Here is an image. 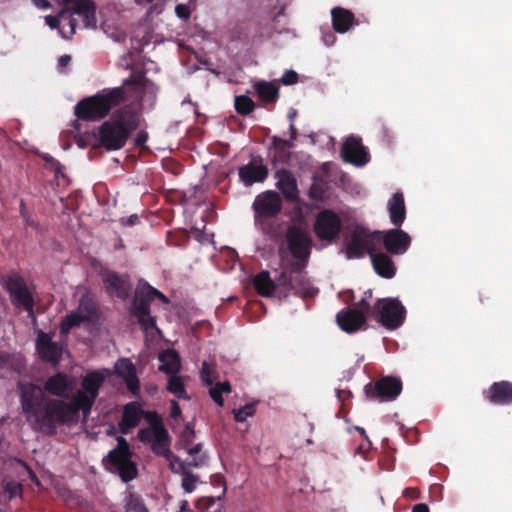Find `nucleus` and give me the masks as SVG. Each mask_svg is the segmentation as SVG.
<instances>
[{
  "instance_id": "nucleus-35",
  "label": "nucleus",
  "mask_w": 512,
  "mask_h": 512,
  "mask_svg": "<svg viewBox=\"0 0 512 512\" xmlns=\"http://www.w3.org/2000/svg\"><path fill=\"white\" fill-rule=\"evenodd\" d=\"M170 446V438L169 434L166 431L164 436H154L152 441V451L157 455H162L165 458L172 457V451L169 448Z\"/></svg>"
},
{
  "instance_id": "nucleus-12",
  "label": "nucleus",
  "mask_w": 512,
  "mask_h": 512,
  "mask_svg": "<svg viewBox=\"0 0 512 512\" xmlns=\"http://www.w3.org/2000/svg\"><path fill=\"white\" fill-rule=\"evenodd\" d=\"M313 229L318 239L333 242L341 233L342 221L335 211L323 209L317 214Z\"/></svg>"
},
{
  "instance_id": "nucleus-30",
  "label": "nucleus",
  "mask_w": 512,
  "mask_h": 512,
  "mask_svg": "<svg viewBox=\"0 0 512 512\" xmlns=\"http://www.w3.org/2000/svg\"><path fill=\"white\" fill-rule=\"evenodd\" d=\"M159 360L161 362L159 367L160 371L170 375L177 374L179 372L181 363L176 351L167 350L160 354Z\"/></svg>"
},
{
  "instance_id": "nucleus-34",
  "label": "nucleus",
  "mask_w": 512,
  "mask_h": 512,
  "mask_svg": "<svg viewBox=\"0 0 512 512\" xmlns=\"http://www.w3.org/2000/svg\"><path fill=\"white\" fill-rule=\"evenodd\" d=\"M85 318L77 311L67 314L60 324L61 334H68L74 327H79L82 323L87 322Z\"/></svg>"
},
{
  "instance_id": "nucleus-28",
  "label": "nucleus",
  "mask_w": 512,
  "mask_h": 512,
  "mask_svg": "<svg viewBox=\"0 0 512 512\" xmlns=\"http://www.w3.org/2000/svg\"><path fill=\"white\" fill-rule=\"evenodd\" d=\"M388 211L391 223L395 227H401L406 219V207L402 192H395L391 199H389Z\"/></svg>"
},
{
  "instance_id": "nucleus-52",
  "label": "nucleus",
  "mask_w": 512,
  "mask_h": 512,
  "mask_svg": "<svg viewBox=\"0 0 512 512\" xmlns=\"http://www.w3.org/2000/svg\"><path fill=\"white\" fill-rule=\"evenodd\" d=\"M222 392L221 390L217 387V385L215 384L214 386H212L210 389H209V395L210 397L212 398V400L220 407H222L224 405V399H223V396H222Z\"/></svg>"
},
{
  "instance_id": "nucleus-14",
  "label": "nucleus",
  "mask_w": 512,
  "mask_h": 512,
  "mask_svg": "<svg viewBox=\"0 0 512 512\" xmlns=\"http://www.w3.org/2000/svg\"><path fill=\"white\" fill-rule=\"evenodd\" d=\"M43 391L45 399H62L69 397L70 392L73 389L72 379L63 372H57L52 376H49L43 387H40Z\"/></svg>"
},
{
  "instance_id": "nucleus-11",
  "label": "nucleus",
  "mask_w": 512,
  "mask_h": 512,
  "mask_svg": "<svg viewBox=\"0 0 512 512\" xmlns=\"http://www.w3.org/2000/svg\"><path fill=\"white\" fill-rule=\"evenodd\" d=\"M377 250L383 247L385 252L399 256L405 254L411 246V237L400 227H395L388 230H376Z\"/></svg>"
},
{
  "instance_id": "nucleus-50",
  "label": "nucleus",
  "mask_w": 512,
  "mask_h": 512,
  "mask_svg": "<svg viewBox=\"0 0 512 512\" xmlns=\"http://www.w3.org/2000/svg\"><path fill=\"white\" fill-rule=\"evenodd\" d=\"M4 490H5V492H7L9 494L10 498H13V497L21 494L22 486L18 482L10 481V482L6 483Z\"/></svg>"
},
{
  "instance_id": "nucleus-1",
  "label": "nucleus",
  "mask_w": 512,
  "mask_h": 512,
  "mask_svg": "<svg viewBox=\"0 0 512 512\" xmlns=\"http://www.w3.org/2000/svg\"><path fill=\"white\" fill-rule=\"evenodd\" d=\"M105 377L99 371L87 373L71 401L62 399H45L39 385L31 382H19V398L22 413L34 431L48 436L57 433L58 426L77 422L79 412L87 417L98 397Z\"/></svg>"
},
{
  "instance_id": "nucleus-41",
  "label": "nucleus",
  "mask_w": 512,
  "mask_h": 512,
  "mask_svg": "<svg viewBox=\"0 0 512 512\" xmlns=\"http://www.w3.org/2000/svg\"><path fill=\"white\" fill-rule=\"evenodd\" d=\"M38 353L41 359L46 362H57L60 358V349L55 342L47 344L46 347H43Z\"/></svg>"
},
{
  "instance_id": "nucleus-22",
  "label": "nucleus",
  "mask_w": 512,
  "mask_h": 512,
  "mask_svg": "<svg viewBox=\"0 0 512 512\" xmlns=\"http://www.w3.org/2000/svg\"><path fill=\"white\" fill-rule=\"evenodd\" d=\"M270 161L273 166L277 164L287 165L291 160V149L294 147L292 141L282 139L278 136L271 137Z\"/></svg>"
},
{
  "instance_id": "nucleus-51",
  "label": "nucleus",
  "mask_w": 512,
  "mask_h": 512,
  "mask_svg": "<svg viewBox=\"0 0 512 512\" xmlns=\"http://www.w3.org/2000/svg\"><path fill=\"white\" fill-rule=\"evenodd\" d=\"M211 484L215 485V486L222 487L221 495H219L217 497L218 500H220L222 497L225 496L226 491H227V487H226V483H225L224 477L222 475H220V474L212 475L211 476Z\"/></svg>"
},
{
  "instance_id": "nucleus-57",
  "label": "nucleus",
  "mask_w": 512,
  "mask_h": 512,
  "mask_svg": "<svg viewBox=\"0 0 512 512\" xmlns=\"http://www.w3.org/2000/svg\"><path fill=\"white\" fill-rule=\"evenodd\" d=\"M147 140H148V133L144 130H140L137 132V134L134 138V145L136 147H144Z\"/></svg>"
},
{
  "instance_id": "nucleus-60",
  "label": "nucleus",
  "mask_w": 512,
  "mask_h": 512,
  "mask_svg": "<svg viewBox=\"0 0 512 512\" xmlns=\"http://www.w3.org/2000/svg\"><path fill=\"white\" fill-rule=\"evenodd\" d=\"M322 40L324 42V44L326 46H331L335 43L336 41V36L335 34L330 31V30H327V31H323L322 32Z\"/></svg>"
},
{
  "instance_id": "nucleus-36",
  "label": "nucleus",
  "mask_w": 512,
  "mask_h": 512,
  "mask_svg": "<svg viewBox=\"0 0 512 512\" xmlns=\"http://www.w3.org/2000/svg\"><path fill=\"white\" fill-rule=\"evenodd\" d=\"M167 390L179 399H189L184 383L177 374L170 375Z\"/></svg>"
},
{
  "instance_id": "nucleus-32",
  "label": "nucleus",
  "mask_w": 512,
  "mask_h": 512,
  "mask_svg": "<svg viewBox=\"0 0 512 512\" xmlns=\"http://www.w3.org/2000/svg\"><path fill=\"white\" fill-rule=\"evenodd\" d=\"M328 188V182L324 178L320 176H314L308 191V195L312 200H323L328 191Z\"/></svg>"
},
{
  "instance_id": "nucleus-46",
  "label": "nucleus",
  "mask_w": 512,
  "mask_h": 512,
  "mask_svg": "<svg viewBox=\"0 0 512 512\" xmlns=\"http://www.w3.org/2000/svg\"><path fill=\"white\" fill-rule=\"evenodd\" d=\"M214 366L206 361L202 363L200 376L202 381L207 385L213 384Z\"/></svg>"
},
{
  "instance_id": "nucleus-4",
  "label": "nucleus",
  "mask_w": 512,
  "mask_h": 512,
  "mask_svg": "<svg viewBox=\"0 0 512 512\" xmlns=\"http://www.w3.org/2000/svg\"><path fill=\"white\" fill-rule=\"evenodd\" d=\"M63 7L56 16L48 15L45 22L51 29L62 25L70 28V33H75L78 21L83 23L84 28H95L97 24L95 2H63Z\"/></svg>"
},
{
  "instance_id": "nucleus-56",
  "label": "nucleus",
  "mask_w": 512,
  "mask_h": 512,
  "mask_svg": "<svg viewBox=\"0 0 512 512\" xmlns=\"http://www.w3.org/2000/svg\"><path fill=\"white\" fill-rule=\"evenodd\" d=\"M175 13L180 19L187 20L190 17L191 11L188 5L178 4L175 7Z\"/></svg>"
},
{
  "instance_id": "nucleus-7",
  "label": "nucleus",
  "mask_w": 512,
  "mask_h": 512,
  "mask_svg": "<svg viewBox=\"0 0 512 512\" xmlns=\"http://www.w3.org/2000/svg\"><path fill=\"white\" fill-rule=\"evenodd\" d=\"M254 221L264 233H268L269 219L276 217L282 210V199L276 191L268 190L258 194L252 204Z\"/></svg>"
},
{
  "instance_id": "nucleus-64",
  "label": "nucleus",
  "mask_w": 512,
  "mask_h": 512,
  "mask_svg": "<svg viewBox=\"0 0 512 512\" xmlns=\"http://www.w3.org/2000/svg\"><path fill=\"white\" fill-rule=\"evenodd\" d=\"M412 512H430L429 507L425 503L415 504L412 508Z\"/></svg>"
},
{
  "instance_id": "nucleus-8",
  "label": "nucleus",
  "mask_w": 512,
  "mask_h": 512,
  "mask_svg": "<svg viewBox=\"0 0 512 512\" xmlns=\"http://www.w3.org/2000/svg\"><path fill=\"white\" fill-rule=\"evenodd\" d=\"M372 315L389 330L399 328L405 321L406 309L396 298L378 299Z\"/></svg>"
},
{
  "instance_id": "nucleus-54",
  "label": "nucleus",
  "mask_w": 512,
  "mask_h": 512,
  "mask_svg": "<svg viewBox=\"0 0 512 512\" xmlns=\"http://www.w3.org/2000/svg\"><path fill=\"white\" fill-rule=\"evenodd\" d=\"M137 437H138V439L141 442H144V443L151 442L152 443V441L154 439L152 428H142V429H140L138 431Z\"/></svg>"
},
{
  "instance_id": "nucleus-16",
  "label": "nucleus",
  "mask_w": 512,
  "mask_h": 512,
  "mask_svg": "<svg viewBox=\"0 0 512 512\" xmlns=\"http://www.w3.org/2000/svg\"><path fill=\"white\" fill-rule=\"evenodd\" d=\"M277 180L275 186L288 202H296L299 199L298 184L293 173L285 168L278 169L274 174Z\"/></svg>"
},
{
  "instance_id": "nucleus-6",
  "label": "nucleus",
  "mask_w": 512,
  "mask_h": 512,
  "mask_svg": "<svg viewBox=\"0 0 512 512\" xmlns=\"http://www.w3.org/2000/svg\"><path fill=\"white\" fill-rule=\"evenodd\" d=\"M287 248L294 261L290 262L294 270L304 269L309 261L313 241L309 233L299 225H290L285 234Z\"/></svg>"
},
{
  "instance_id": "nucleus-24",
  "label": "nucleus",
  "mask_w": 512,
  "mask_h": 512,
  "mask_svg": "<svg viewBox=\"0 0 512 512\" xmlns=\"http://www.w3.org/2000/svg\"><path fill=\"white\" fill-rule=\"evenodd\" d=\"M259 161V165H256L254 162H250L239 168V178L245 186H250L256 182H264L267 179L269 174L268 168L266 165L262 164L261 158Z\"/></svg>"
},
{
  "instance_id": "nucleus-23",
  "label": "nucleus",
  "mask_w": 512,
  "mask_h": 512,
  "mask_svg": "<svg viewBox=\"0 0 512 512\" xmlns=\"http://www.w3.org/2000/svg\"><path fill=\"white\" fill-rule=\"evenodd\" d=\"M485 398L495 405L512 404V383L509 381L494 382L487 391Z\"/></svg>"
},
{
  "instance_id": "nucleus-31",
  "label": "nucleus",
  "mask_w": 512,
  "mask_h": 512,
  "mask_svg": "<svg viewBox=\"0 0 512 512\" xmlns=\"http://www.w3.org/2000/svg\"><path fill=\"white\" fill-rule=\"evenodd\" d=\"M256 92L258 96L267 103H274L277 101L279 97V90L278 88L268 82H261L256 84L255 86Z\"/></svg>"
},
{
  "instance_id": "nucleus-61",
  "label": "nucleus",
  "mask_w": 512,
  "mask_h": 512,
  "mask_svg": "<svg viewBox=\"0 0 512 512\" xmlns=\"http://www.w3.org/2000/svg\"><path fill=\"white\" fill-rule=\"evenodd\" d=\"M170 406H171L170 416L173 419L179 418L182 413L179 403L176 400H171Z\"/></svg>"
},
{
  "instance_id": "nucleus-62",
  "label": "nucleus",
  "mask_w": 512,
  "mask_h": 512,
  "mask_svg": "<svg viewBox=\"0 0 512 512\" xmlns=\"http://www.w3.org/2000/svg\"><path fill=\"white\" fill-rule=\"evenodd\" d=\"M148 291L150 292L153 300L155 298H159L164 303L169 302L168 298L161 291L157 290L156 288L152 287L151 285H149Z\"/></svg>"
},
{
  "instance_id": "nucleus-59",
  "label": "nucleus",
  "mask_w": 512,
  "mask_h": 512,
  "mask_svg": "<svg viewBox=\"0 0 512 512\" xmlns=\"http://www.w3.org/2000/svg\"><path fill=\"white\" fill-rule=\"evenodd\" d=\"M359 311H362L364 313V315L366 316L367 313H371L372 314V311H373V308L371 309V306H370V303L368 301V298L367 297H363L359 303H358V308H357Z\"/></svg>"
},
{
  "instance_id": "nucleus-17",
  "label": "nucleus",
  "mask_w": 512,
  "mask_h": 512,
  "mask_svg": "<svg viewBox=\"0 0 512 512\" xmlns=\"http://www.w3.org/2000/svg\"><path fill=\"white\" fill-rule=\"evenodd\" d=\"M342 157L346 162L355 165H364L369 161L368 152L362 145L361 140L355 137H349L343 144Z\"/></svg>"
},
{
  "instance_id": "nucleus-40",
  "label": "nucleus",
  "mask_w": 512,
  "mask_h": 512,
  "mask_svg": "<svg viewBox=\"0 0 512 512\" xmlns=\"http://www.w3.org/2000/svg\"><path fill=\"white\" fill-rule=\"evenodd\" d=\"M77 312L86 317L87 322L91 321L97 312V306L91 299L81 298Z\"/></svg>"
},
{
  "instance_id": "nucleus-63",
  "label": "nucleus",
  "mask_w": 512,
  "mask_h": 512,
  "mask_svg": "<svg viewBox=\"0 0 512 512\" xmlns=\"http://www.w3.org/2000/svg\"><path fill=\"white\" fill-rule=\"evenodd\" d=\"M216 385L221 390L222 393H230L231 392V385L228 381L217 382Z\"/></svg>"
},
{
  "instance_id": "nucleus-19",
  "label": "nucleus",
  "mask_w": 512,
  "mask_h": 512,
  "mask_svg": "<svg viewBox=\"0 0 512 512\" xmlns=\"http://www.w3.org/2000/svg\"><path fill=\"white\" fill-rule=\"evenodd\" d=\"M339 327L347 332L353 333L359 330L366 323V316L356 308L343 309L336 315Z\"/></svg>"
},
{
  "instance_id": "nucleus-47",
  "label": "nucleus",
  "mask_w": 512,
  "mask_h": 512,
  "mask_svg": "<svg viewBox=\"0 0 512 512\" xmlns=\"http://www.w3.org/2000/svg\"><path fill=\"white\" fill-rule=\"evenodd\" d=\"M138 320V323L140 324L141 328L144 331H148L151 329H157L156 320L153 316L150 315V313H147L146 315H138L135 316Z\"/></svg>"
},
{
  "instance_id": "nucleus-18",
  "label": "nucleus",
  "mask_w": 512,
  "mask_h": 512,
  "mask_svg": "<svg viewBox=\"0 0 512 512\" xmlns=\"http://www.w3.org/2000/svg\"><path fill=\"white\" fill-rule=\"evenodd\" d=\"M114 369L116 375L124 380L127 389L134 395L138 394L140 382L132 361L128 358H121L116 362Z\"/></svg>"
},
{
  "instance_id": "nucleus-58",
  "label": "nucleus",
  "mask_w": 512,
  "mask_h": 512,
  "mask_svg": "<svg viewBox=\"0 0 512 512\" xmlns=\"http://www.w3.org/2000/svg\"><path fill=\"white\" fill-rule=\"evenodd\" d=\"M20 215L25 220L26 225L33 227L36 226L34 221L31 219V216L29 215L23 200L20 203Z\"/></svg>"
},
{
  "instance_id": "nucleus-38",
  "label": "nucleus",
  "mask_w": 512,
  "mask_h": 512,
  "mask_svg": "<svg viewBox=\"0 0 512 512\" xmlns=\"http://www.w3.org/2000/svg\"><path fill=\"white\" fill-rule=\"evenodd\" d=\"M125 512H148V509L139 495L130 493L126 499Z\"/></svg>"
},
{
  "instance_id": "nucleus-21",
  "label": "nucleus",
  "mask_w": 512,
  "mask_h": 512,
  "mask_svg": "<svg viewBox=\"0 0 512 512\" xmlns=\"http://www.w3.org/2000/svg\"><path fill=\"white\" fill-rule=\"evenodd\" d=\"M371 263L377 275L385 279H391L396 274V266L391 255L378 249L370 255Z\"/></svg>"
},
{
  "instance_id": "nucleus-20",
  "label": "nucleus",
  "mask_w": 512,
  "mask_h": 512,
  "mask_svg": "<svg viewBox=\"0 0 512 512\" xmlns=\"http://www.w3.org/2000/svg\"><path fill=\"white\" fill-rule=\"evenodd\" d=\"M288 271L291 274V284L289 291L302 298L313 297L318 293V289L314 288L308 278L303 274V269L294 270L291 264H288Z\"/></svg>"
},
{
  "instance_id": "nucleus-48",
  "label": "nucleus",
  "mask_w": 512,
  "mask_h": 512,
  "mask_svg": "<svg viewBox=\"0 0 512 512\" xmlns=\"http://www.w3.org/2000/svg\"><path fill=\"white\" fill-rule=\"evenodd\" d=\"M276 286L284 287L287 291H289V287L291 284V274L288 271V265L286 268L279 274L276 279Z\"/></svg>"
},
{
  "instance_id": "nucleus-55",
  "label": "nucleus",
  "mask_w": 512,
  "mask_h": 512,
  "mask_svg": "<svg viewBox=\"0 0 512 512\" xmlns=\"http://www.w3.org/2000/svg\"><path fill=\"white\" fill-rule=\"evenodd\" d=\"M52 343L53 341L51 340V337L48 334L41 331L37 337L36 342L38 352H40V350H42L43 347H46L47 344Z\"/></svg>"
},
{
  "instance_id": "nucleus-13",
  "label": "nucleus",
  "mask_w": 512,
  "mask_h": 512,
  "mask_svg": "<svg viewBox=\"0 0 512 512\" xmlns=\"http://www.w3.org/2000/svg\"><path fill=\"white\" fill-rule=\"evenodd\" d=\"M7 290L12 304L15 307H22L30 317L34 318V299L24 278L17 273L11 274L7 279Z\"/></svg>"
},
{
  "instance_id": "nucleus-53",
  "label": "nucleus",
  "mask_w": 512,
  "mask_h": 512,
  "mask_svg": "<svg viewBox=\"0 0 512 512\" xmlns=\"http://www.w3.org/2000/svg\"><path fill=\"white\" fill-rule=\"evenodd\" d=\"M281 82L284 85H293L298 82V74L294 70H287L281 77Z\"/></svg>"
},
{
  "instance_id": "nucleus-25",
  "label": "nucleus",
  "mask_w": 512,
  "mask_h": 512,
  "mask_svg": "<svg viewBox=\"0 0 512 512\" xmlns=\"http://www.w3.org/2000/svg\"><path fill=\"white\" fill-rule=\"evenodd\" d=\"M148 289L149 284L147 282H140L137 286L131 303V313L134 317L150 313V303L153 299Z\"/></svg>"
},
{
  "instance_id": "nucleus-9",
  "label": "nucleus",
  "mask_w": 512,
  "mask_h": 512,
  "mask_svg": "<svg viewBox=\"0 0 512 512\" xmlns=\"http://www.w3.org/2000/svg\"><path fill=\"white\" fill-rule=\"evenodd\" d=\"M376 230L357 226L351 233L350 238L345 243V254L348 259H360L365 253L370 255L377 250Z\"/></svg>"
},
{
  "instance_id": "nucleus-49",
  "label": "nucleus",
  "mask_w": 512,
  "mask_h": 512,
  "mask_svg": "<svg viewBox=\"0 0 512 512\" xmlns=\"http://www.w3.org/2000/svg\"><path fill=\"white\" fill-rule=\"evenodd\" d=\"M194 437H195L194 430L190 427L189 424H187L185 426V428L183 429V431L181 432L180 441L183 443V445L185 447H187L192 444Z\"/></svg>"
},
{
  "instance_id": "nucleus-43",
  "label": "nucleus",
  "mask_w": 512,
  "mask_h": 512,
  "mask_svg": "<svg viewBox=\"0 0 512 512\" xmlns=\"http://www.w3.org/2000/svg\"><path fill=\"white\" fill-rule=\"evenodd\" d=\"M182 488L186 493H192L195 490L198 477L194 475L190 469L181 474Z\"/></svg>"
},
{
  "instance_id": "nucleus-45",
  "label": "nucleus",
  "mask_w": 512,
  "mask_h": 512,
  "mask_svg": "<svg viewBox=\"0 0 512 512\" xmlns=\"http://www.w3.org/2000/svg\"><path fill=\"white\" fill-rule=\"evenodd\" d=\"M43 160L45 162V167L49 170L54 171L55 176L58 178L59 176H63V167L61 163L52 157L49 154H45L43 156Z\"/></svg>"
},
{
  "instance_id": "nucleus-42",
  "label": "nucleus",
  "mask_w": 512,
  "mask_h": 512,
  "mask_svg": "<svg viewBox=\"0 0 512 512\" xmlns=\"http://www.w3.org/2000/svg\"><path fill=\"white\" fill-rule=\"evenodd\" d=\"M169 462V468L173 473L182 474L189 468L188 462L181 460L178 456L172 453V457L166 458Z\"/></svg>"
},
{
  "instance_id": "nucleus-5",
  "label": "nucleus",
  "mask_w": 512,
  "mask_h": 512,
  "mask_svg": "<svg viewBox=\"0 0 512 512\" xmlns=\"http://www.w3.org/2000/svg\"><path fill=\"white\" fill-rule=\"evenodd\" d=\"M117 445L102 459L103 467L110 473L117 474L128 483L138 475L136 463L132 460L133 452L123 436L117 437Z\"/></svg>"
},
{
  "instance_id": "nucleus-33",
  "label": "nucleus",
  "mask_w": 512,
  "mask_h": 512,
  "mask_svg": "<svg viewBox=\"0 0 512 512\" xmlns=\"http://www.w3.org/2000/svg\"><path fill=\"white\" fill-rule=\"evenodd\" d=\"M188 454L192 457L191 461L188 462L189 468H199L207 465L208 455L206 452H202V444L198 443L193 447L187 449Z\"/></svg>"
},
{
  "instance_id": "nucleus-15",
  "label": "nucleus",
  "mask_w": 512,
  "mask_h": 512,
  "mask_svg": "<svg viewBox=\"0 0 512 512\" xmlns=\"http://www.w3.org/2000/svg\"><path fill=\"white\" fill-rule=\"evenodd\" d=\"M103 284L106 292L112 297L126 300L130 295L131 284L128 275L110 271L104 275Z\"/></svg>"
},
{
  "instance_id": "nucleus-39",
  "label": "nucleus",
  "mask_w": 512,
  "mask_h": 512,
  "mask_svg": "<svg viewBox=\"0 0 512 512\" xmlns=\"http://www.w3.org/2000/svg\"><path fill=\"white\" fill-rule=\"evenodd\" d=\"M145 419L150 424L153 435L154 436H164L166 434V429L162 423L161 417L156 412H147L145 414Z\"/></svg>"
},
{
  "instance_id": "nucleus-37",
  "label": "nucleus",
  "mask_w": 512,
  "mask_h": 512,
  "mask_svg": "<svg viewBox=\"0 0 512 512\" xmlns=\"http://www.w3.org/2000/svg\"><path fill=\"white\" fill-rule=\"evenodd\" d=\"M234 106L238 114L246 116L254 110L255 103L250 97L240 95L235 97Z\"/></svg>"
},
{
  "instance_id": "nucleus-2",
  "label": "nucleus",
  "mask_w": 512,
  "mask_h": 512,
  "mask_svg": "<svg viewBox=\"0 0 512 512\" xmlns=\"http://www.w3.org/2000/svg\"><path fill=\"white\" fill-rule=\"evenodd\" d=\"M133 91L137 102L141 101L145 89V76L140 73L125 79L123 85L114 88H105L98 93L80 100L75 108L76 117L83 121H99L106 118L110 112L128 100V91Z\"/></svg>"
},
{
  "instance_id": "nucleus-44",
  "label": "nucleus",
  "mask_w": 512,
  "mask_h": 512,
  "mask_svg": "<svg viewBox=\"0 0 512 512\" xmlns=\"http://www.w3.org/2000/svg\"><path fill=\"white\" fill-rule=\"evenodd\" d=\"M256 408L254 404H246L243 407L234 410V419L237 422H244L248 417L255 414Z\"/></svg>"
},
{
  "instance_id": "nucleus-27",
  "label": "nucleus",
  "mask_w": 512,
  "mask_h": 512,
  "mask_svg": "<svg viewBox=\"0 0 512 512\" xmlns=\"http://www.w3.org/2000/svg\"><path fill=\"white\" fill-rule=\"evenodd\" d=\"M141 409L138 403L130 402L124 406L122 419L119 422V430L122 434H128L132 428L140 423Z\"/></svg>"
},
{
  "instance_id": "nucleus-3",
  "label": "nucleus",
  "mask_w": 512,
  "mask_h": 512,
  "mask_svg": "<svg viewBox=\"0 0 512 512\" xmlns=\"http://www.w3.org/2000/svg\"><path fill=\"white\" fill-rule=\"evenodd\" d=\"M140 125V102L124 104L115 110L110 119L105 120L98 128L96 138L97 147H102L107 151H117L122 149L130 135L138 129Z\"/></svg>"
},
{
  "instance_id": "nucleus-26",
  "label": "nucleus",
  "mask_w": 512,
  "mask_h": 512,
  "mask_svg": "<svg viewBox=\"0 0 512 512\" xmlns=\"http://www.w3.org/2000/svg\"><path fill=\"white\" fill-rule=\"evenodd\" d=\"M332 26L335 32L344 34L357 24L354 14L345 8L335 7L331 10Z\"/></svg>"
},
{
  "instance_id": "nucleus-29",
  "label": "nucleus",
  "mask_w": 512,
  "mask_h": 512,
  "mask_svg": "<svg viewBox=\"0 0 512 512\" xmlns=\"http://www.w3.org/2000/svg\"><path fill=\"white\" fill-rule=\"evenodd\" d=\"M253 286L260 296L270 297L276 288V283L271 279L269 272L263 270L254 276Z\"/></svg>"
},
{
  "instance_id": "nucleus-10",
  "label": "nucleus",
  "mask_w": 512,
  "mask_h": 512,
  "mask_svg": "<svg viewBox=\"0 0 512 512\" xmlns=\"http://www.w3.org/2000/svg\"><path fill=\"white\" fill-rule=\"evenodd\" d=\"M402 389L403 384L400 378L383 376L367 383L364 386V393L370 400L389 402L394 401L401 394Z\"/></svg>"
}]
</instances>
